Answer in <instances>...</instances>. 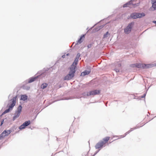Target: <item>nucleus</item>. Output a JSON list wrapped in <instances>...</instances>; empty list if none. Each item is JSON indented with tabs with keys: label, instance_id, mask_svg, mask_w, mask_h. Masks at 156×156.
I'll return each instance as SVG.
<instances>
[{
	"label": "nucleus",
	"instance_id": "nucleus-22",
	"mask_svg": "<svg viewBox=\"0 0 156 156\" xmlns=\"http://www.w3.org/2000/svg\"><path fill=\"white\" fill-rule=\"evenodd\" d=\"M91 154L90 152H88L86 156H93L92 155L91 156Z\"/></svg>",
	"mask_w": 156,
	"mask_h": 156
},
{
	"label": "nucleus",
	"instance_id": "nucleus-20",
	"mask_svg": "<svg viewBox=\"0 0 156 156\" xmlns=\"http://www.w3.org/2000/svg\"><path fill=\"white\" fill-rule=\"evenodd\" d=\"M143 64H136V66L138 68H143Z\"/></svg>",
	"mask_w": 156,
	"mask_h": 156
},
{
	"label": "nucleus",
	"instance_id": "nucleus-13",
	"mask_svg": "<svg viewBox=\"0 0 156 156\" xmlns=\"http://www.w3.org/2000/svg\"><path fill=\"white\" fill-rule=\"evenodd\" d=\"M152 7L154 8V10L156 9V0H151Z\"/></svg>",
	"mask_w": 156,
	"mask_h": 156
},
{
	"label": "nucleus",
	"instance_id": "nucleus-4",
	"mask_svg": "<svg viewBox=\"0 0 156 156\" xmlns=\"http://www.w3.org/2000/svg\"><path fill=\"white\" fill-rule=\"evenodd\" d=\"M17 96L14 97L9 101L8 104L9 108L5 110L2 113V115L8 112L10 110H11L13 107L15 105Z\"/></svg>",
	"mask_w": 156,
	"mask_h": 156
},
{
	"label": "nucleus",
	"instance_id": "nucleus-28",
	"mask_svg": "<svg viewBox=\"0 0 156 156\" xmlns=\"http://www.w3.org/2000/svg\"><path fill=\"white\" fill-rule=\"evenodd\" d=\"M2 123H1V125H2Z\"/></svg>",
	"mask_w": 156,
	"mask_h": 156
},
{
	"label": "nucleus",
	"instance_id": "nucleus-2",
	"mask_svg": "<svg viewBox=\"0 0 156 156\" xmlns=\"http://www.w3.org/2000/svg\"><path fill=\"white\" fill-rule=\"evenodd\" d=\"M110 137L109 136H106L102 139V140L98 142L95 145V148L97 149H98L102 148L103 147H105L106 144H108V142L110 140Z\"/></svg>",
	"mask_w": 156,
	"mask_h": 156
},
{
	"label": "nucleus",
	"instance_id": "nucleus-3",
	"mask_svg": "<svg viewBox=\"0 0 156 156\" xmlns=\"http://www.w3.org/2000/svg\"><path fill=\"white\" fill-rule=\"evenodd\" d=\"M17 96L14 97L9 101L8 104L9 108L5 110L2 113V115L8 112L10 110H11L13 107L15 105Z\"/></svg>",
	"mask_w": 156,
	"mask_h": 156
},
{
	"label": "nucleus",
	"instance_id": "nucleus-12",
	"mask_svg": "<svg viewBox=\"0 0 156 156\" xmlns=\"http://www.w3.org/2000/svg\"><path fill=\"white\" fill-rule=\"evenodd\" d=\"M143 69H148L153 67V66H152L151 64H143Z\"/></svg>",
	"mask_w": 156,
	"mask_h": 156
},
{
	"label": "nucleus",
	"instance_id": "nucleus-16",
	"mask_svg": "<svg viewBox=\"0 0 156 156\" xmlns=\"http://www.w3.org/2000/svg\"><path fill=\"white\" fill-rule=\"evenodd\" d=\"M132 131V130L130 129L128 131L126 132L124 134L121 135L120 136L119 138H122L124 137H125L128 134H129V133L131 132Z\"/></svg>",
	"mask_w": 156,
	"mask_h": 156
},
{
	"label": "nucleus",
	"instance_id": "nucleus-23",
	"mask_svg": "<svg viewBox=\"0 0 156 156\" xmlns=\"http://www.w3.org/2000/svg\"><path fill=\"white\" fill-rule=\"evenodd\" d=\"M91 44H89V45H88L87 47L88 48H91Z\"/></svg>",
	"mask_w": 156,
	"mask_h": 156
},
{
	"label": "nucleus",
	"instance_id": "nucleus-15",
	"mask_svg": "<svg viewBox=\"0 0 156 156\" xmlns=\"http://www.w3.org/2000/svg\"><path fill=\"white\" fill-rule=\"evenodd\" d=\"M27 96L26 95H21V96L20 100L25 101L27 99Z\"/></svg>",
	"mask_w": 156,
	"mask_h": 156
},
{
	"label": "nucleus",
	"instance_id": "nucleus-27",
	"mask_svg": "<svg viewBox=\"0 0 156 156\" xmlns=\"http://www.w3.org/2000/svg\"><path fill=\"white\" fill-rule=\"evenodd\" d=\"M67 55H68V54H67Z\"/></svg>",
	"mask_w": 156,
	"mask_h": 156
},
{
	"label": "nucleus",
	"instance_id": "nucleus-24",
	"mask_svg": "<svg viewBox=\"0 0 156 156\" xmlns=\"http://www.w3.org/2000/svg\"><path fill=\"white\" fill-rule=\"evenodd\" d=\"M153 66V67L154 66H156V64H151Z\"/></svg>",
	"mask_w": 156,
	"mask_h": 156
},
{
	"label": "nucleus",
	"instance_id": "nucleus-19",
	"mask_svg": "<svg viewBox=\"0 0 156 156\" xmlns=\"http://www.w3.org/2000/svg\"><path fill=\"white\" fill-rule=\"evenodd\" d=\"M37 78L36 77H34V78H32L30 79L29 80L28 83H30L31 82H32L36 80Z\"/></svg>",
	"mask_w": 156,
	"mask_h": 156
},
{
	"label": "nucleus",
	"instance_id": "nucleus-26",
	"mask_svg": "<svg viewBox=\"0 0 156 156\" xmlns=\"http://www.w3.org/2000/svg\"><path fill=\"white\" fill-rule=\"evenodd\" d=\"M109 143L110 144V143H111V142H109Z\"/></svg>",
	"mask_w": 156,
	"mask_h": 156
},
{
	"label": "nucleus",
	"instance_id": "nucleus-25",
	"mask_svg": "<svg viewBox=\"0 0 156 156\" xmlns=\"http://www.w3.org/2000/svg\"><path fill=\"white\" fill-rule=\"evenodd\" d=\"M153 22L154 23H156V21H153Z\"/></svg>",
	"mask_w": 156,
	"mask_h": 156
},
{
	"label": "nucleus",
	"instance_id": "nucleus-10",
	"mask_svg": "<svg viewBox=\"0 0 156 156\" xmlns=\"http://www.w3.org/2000/svg\"><path fill=\"white\" fill-rule=\"evenodd\" d=\"M30 124V120L26 121L19 127L20 129H22L25 128L26 126L29 125Z\"/></svg>",
	"mask_w": 156,
	"mask_h": 156
},
{
	"label": "nucleus",
	"instance_id": "nucleus-14",
	"mask_svg": "<svg viewBox=\"0 0 156 156\" xmlns=\"http://www.w3.org/2000/svg\"><path fill=\"white\" fill-rule=\"evenodd\" d=\"M90 72V71L85 70L81 73V75L82 76H84L86 75L89 74Z\"/></svg>",
	"mask_w": 156,
	"mask_h": 156
},
{
	"label": "nucleus",
	"instance_id": "nucleus-7",
	"mask_svg": "<svg viewBox=\"0 0 156 156\" xmlns=\"http://www.w3.org/2000/svg\"><path fill=\"white\" fill-rule=\"evenodd\" d=\"M133 25L134 23L132 22L129 23L125 29L124 32L126 34H128L130 32Z\"/></svg>",
	"mask_w": 156,
	"mask_h": 156
},
{
	"label": "nucleus",
	"instance_id": "nucleus-11",
	"mask_svg": "<svg viewBox=\"0 0 156 156\" xmlns=\"http://www.w3.org/2000/svg\"><path fill=\"white\" fill-rule=\"evenodd\" d=\"M136 6V4H131L130 2H129L124 5L123 7H129L130 8L135 7Z\"/></svg>",
	"mask_w": 156,
	"mask_h": 156
},
{
	"label": "nucleus",
	"instance_id": "nucleus-5",
	"mask_svg": "<svg viewBox=\"0 0 156 156\" xmlns=\"http://www.w3.org/2000/svg\"><path fill=\"white\" fill-rule=\"evenodd\" d=\"M22 106L21 105H20L18 107L17 111L16 112L14 115L13 118V120H15L16 118L18 117L20 114L22 110Z\"/></svg>",
	"mask_w": 156,
	"mask_h": 156
},
{
	"label": "nucleus",
	"instance_id": "nucleus-6",
	"mask_svg": "<svg viewBox=\"0 0 156 156\" xmlns=\"http://www.w3.org/2000/svg\"><path fill=\"white\" fill-rule=\"evenodd\" d=\"M145 16V14L144 13H134L132 14L131 15V17L132 18L136 19L138 18H141Z\"/></svg>",
	"mask_w": 156,
	"mask_h": 156
},
{
	"label": "nucleus",
	"instance_id": "nucleus-18",
	"mask_svg": "<svg viewBox=\"0 0 156 156\" xmlns=\"http://www.w3.org/2000/svg\"><path fill=\"white\" fill-rule=\"evenodd\" d=\"M48 84L46 83H43L41 86V88L44 89L47 87Z\"/></svg>",
	"mask_w": 156,
	"mask_h": 156
},
{
	"label": "nucleus",
	"instance_id": "nucleus-17",
	"mask_svg": "<svg viewBox=\"0 0 156 156\" xmlns=\"http://www.w3.org/2000/svg\"><path fill=\"white\" fill-rule=\"evenodd\" d=\"M83 38H84V35H83L80 37V38L77 41V44H80L82 42V40Z\"/></svg>",
	"mask_w": 156,
	"mask_h": 156
},
{
	"label": "nucleus",
	"instance_id": "nucleus-1",
	"mask_svg": "<svg viewBox=\"0 0 156 156\" xmlns=\"http://www.w3.org/2000/svg\"><path fill=\"white\" fill-rule=\"evenodd\" d=\"M80 56V55L78 54L77 55V57L75 58L74 62L71 66L69 74H67L64 77V80H70L74 76V74L76 72L75 69Z\"/></svg>",
	"mask_w": 156,
	"mask_h": 156
},
{
	"label": "nucleus",
	"instance_id": "nucleus-21",
	"mask_svg": "<svg viewBox=\"0 0 156 156\" xmlns=\"http://www.w3.org/2000/svg\"><path fill=\"white\" fill-rule=\"evenodd\" d=\"M109 35L108 32H107L106 34H105L104 35V37L106 38L108 37L107 35Z\"/></svg>",
	"mask_w": 156,
	"mask_h": 156
},
{
	"label": "nucleus",
	"instance_id": "nucleus-9",
	"mask_svg": "<svg viewBox=\"0 0 156 156\" xmlns=\"http://www.w3.org/2000/svg\"><path fill=\"white\" fill-rule=\"evenodd\" d=\"M100 93V90H94L89 92L87 93V96L95 95L98 94Z\"/></svg>",
	"mask_w": 156,
	"mask_h": 156
},
{
	"label": "nucleus",
	"instance_id": "nucleus-8",
	"mask_svg": "<svg viewBox=\"0 0 156 156\" xmlns=\"http://www.w3.org/2000/svg\"><path fill=\"white\" fill-rule=\"evenodd\" d=\"M11 132V130H5L0 135V139H2L5 136H8Z\"/></svg>",
	"mask_w": 156,
	"mask_h": 156
}]
</instances>
